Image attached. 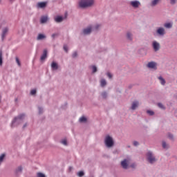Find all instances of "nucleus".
<instances>
[{"instance_id": "f257e3e1", "label": "nucleus", "mask_w": 177, "mask_h": 177, "mask_svg": "<svg viewBox=\"0 0 177 177\" xmlns=\"http://www.w3.org/2000/svg\"><path fill=\"white\" fill-rule=\"evenodd\" d=\"M95 3V0H81L79 2L80 8H91Z\"/></svg>"}, {"instance_id": "f03ea898", "label": "nucleus", "mask_w": 177, "mask_h": 177, "mask_svg": "<svg viewBox=\"0 0 177 177\" xmlns=\"http://www.w3.org/2000/svg\"><path fill=\"white\" fill-rule=\"evenodd\" d=\"M104 143L106 147H113L114 146V140L110 136H106L104 140Z\"/></svg>"}, {"instance_id": "7ed1b4c3", "label": "nucleus", "mask_w": 177, "mask_h": 177, "mask_svg": "<svg viewBox=\"0 0 177 177\" xmlns=\"http://www.w3.org/2000/svg\"><path fill=\"white\" fill-rule=\"evenodd\" d=\"M129 164H131V159H124L121 162L122 167L124 169H128L129 168Z\"/></svg>"}, {"instance_id": "20e7f679", "label": "nucleus", "mask_w": 177, "mask_h": 177, "mask_svg": "<svg viewBox=\"0 0 177 177\" xmlns=\"http://www.w3.org/2000/svg\"><path fill=\"white\" fill-rule=\"evenodd\" d=\"M147 157L148 161L151 164H153V162H156V158H154V156H153V153L149 151L147 153Z\"/></svg>"}, {"instance_id": "39448f33", "label": "nucleus", "mask_w": 177, "mask_h": 177, "mask_svg": "<svg viewBox=\"0 0 177 177\" xmlns=\"http://www.w3.org/2000/svg\"><path fill=\"white\" fill-rule=\"evenodd\" d=\"M130 5L132 6V8H134V9H138V8L140 6V1L138 0L131 1H130Z\"/></svg>"}, {"instance_id": "423d86ee", "label": "nucleus", "mask_w": 177, "mask_h": 177, "mask_svg": "<svg viewBox=\"0 0 177 177\" xmlns=\"http://www.w3.org/2000/svg\"><path fill=\"white\" fill-rule=\"evenodd\" d=\"M152 46L155 52H158V50H160V43L157 42L156 41H153Z\"/></svg>"}, {"instance_id": "0eeeda50", "label": "nucleus", "mask_w": 177, "mask_h": 177, "mask_svg": "<svg viewBox=\"0 0 177 177\" xmlns=\"http://www.w3.org/2000/svg\"><path fill=\"white\" fill-rule=\"evenodd\" d=\"M24 117H25L24 114H21L19 116H18L17 118H15L12 120V125H15V124H16V122H19V121H21V120H23V118H24Z\"/></svg>"}, {"instance_id": "6e6552de", "label": "nucleus", "mask_w": 177, "mask_h": 177, "mask_svg": "<svg viewBox=\"0 0 177 177\" xmlns=\"http://www.w3.org/2000/svg\"><path fill=\"white\" fill-rule=\"evenodd\" d=\"M147 67H149V68H153L154 70H157V64L153 62H149Z\"/></svg>"}, {"instance_id": "1a4fd4ad", "label": "nucleus", "mask_w": 177, "mask_h": 177, "mask_svg": "<svg viewBox=\"0 0 177 177\" xmlns=\"http://www.w3.org/2000/svg\"><path fill=\"white\" fill-rule=\"evenodd\" d=\"M138 107H139V102L138 101L133 102L131 104V110H136Z\"/></svg>"}, {"instance_id": "9d476101", "label": "nucleus", "mask_w": 177, "mask_h": 177, "mask_svg": "<svg viewBox=\"0 0 177 177\" xmlns=\"http://www.w3.org/2000/svg\"><path fill=\"white\" fill-rule=\"evenodd\" d=\"M91 32H92L91 26H88L87 28H85L83 30V34H84V35H88V34H89Z\"/></svg>"}, {"instance_id": "9b49d317", "label": "nucleus", "mask_w": 177, "mask_h": 177, "mask_svg": "<svg viewBox=\"0 0 177 177\" xmlns=\"http://www.w3.org/2000/svg\"><path fill=\"white\" fill-rule=\"evenodd\" d=\"M48 56V50L46 49L44 50L43 51V54L41 56L40 60H45V59Z\"/></svg>"}, {"instance_id": "f8f14e48", "label": "nucleus", "mask_w": 177, "mask_h": 177, "mask_svg": "<svg viewBox=\"0 0 177 177\" xmlns=\"http://www.w3.org/2000/svg\"><path fill=\"white\" fill-rule=\"evenodd\" d=\"M157 33L159 34V35H165V29H164V28H159L157 30Z\"/></svg>"}, {"instance_id": "ddd939ff", "label": "nucleus", "mask_w": 177, "mask_h": 177, "mask_svg": "<svg viewBox=\"0 0 177 177\" xmlns=\"http://www.w3.org/2000/svg\"><path fill=\"white\" fill-rule=\"evenodd\" d=\"M40 21L41 24L46 23L48 21V16H43L41 17Z\"/></svg>"}, {"instance_id": "4468645a", "label": "nucleus", "mask_w": 177, "mask_h": 177, "mask_svg": "<svg viewBox=\"0 0 177 177\" xmlns=\"http://www.w3.org/2000/svg\"><path fill=\"white\" fill-rule=\"evenodd\" d=\"M51 68H53V70H57L59 68V66L57 65V63L55 62H52Z\"/></svg>"}, {"instance_id": "2eb2a0df", "label": "nucleus", "mask_w": 177, "mask_h": 177, "mask_svg": "<svg viewBox=\"0 0 177 177\" xmlns=\"http://www.w3.org/2000/svg\"><path fill=\"white\" fill-rule=\"evenodd\" d=\"M46 2H39L37 3V8H46Z\"/></svg>"}, {"instance_id": "dca6fc26", "label": "nucleus", "mask_w": 177, "mask_h": 177, "mask_svg": "<svg viewBox=\"0 0 177 177\" xmlns=\"http://www.w3.org/2000/svg\"><path fill=\"white\" fill-rule=\"evenodd\" d=\"M55 21H56V23H62V21H63V17L57 16L55 18Z\"/></svg>"}, {"instance_id": "f3484780", "label": "nucleus", "mask_w": 177, "mask_h": 177, "mask_svg": "<svg viewBox=\"0 0 177 177\" xmlns=\"http://www.w3.org/2000/svg\"><path fill=\"white\" fill-rule=\"evenodd\" d=\"M8 31H9V29L8 28H5L3 29V33H2V38H5L6 36V34H8Z\"/></svg>"}, {"instance_id": "a211bd4d", "label": "nucleus", "mask_w": 177, "mask_h": 177, "mask_svg": "<svg viewBox=\"0 0 177 177\" xmlns=\"http://www.w3.org/2000/svg\"><path fill=\"white\" fill-rule=\"evenodd\" d=\"M45 38H46V37L45 36V35H42V34H39L37 36V41H40L41 39H45Z\"/></svg>"}, {"instance_id": "6ab92c4d", "label": "nucleus", "mask_w": 177, "mask_h": 177, "mask_svg": "<svg viewBox=\"0 0 177 177\" xmlns=\"http://www.w3.org/2000/svg\"><path fill=\"white\" fill-rule=\"evenodd\" d=\"M133 35L131 33V32H127V38L129 39V41H132Z\"/></svg>"}, {"instance_id": "aec40b11", "label": "nucleus", "mask_w": 177, "mask_h": 177, "mask_svg": "<svg viewBox=\"0 0 177 177\" xmlns=\"http://www.w3.org/2000/svg\"><path fill=\"white\" fill-rule=\"evenodd\" d=\"M158 80H160L161 85H165V80L162 78V77L160 76Z\"/></svg>"}, {"instance_id": "412c9836", "label": "nucleus", "mask_w": 177, "mask_h": 177, "mask_svg": "<svg viewBox=\"0 0 177 177\" xmlns=\"http://www.w3.org/2000/svg\"><path fill=\"white\" fill-rule=\"evenodd\" d=\"M164 27H165V28H172V24L166 23L164 24Z\"/></svg>"}, {"instance_id": "4be33fe9", "label": "nucleus", "mask_w": 177, "mask_h": 177, "mask_svg": "<svg viewBox=\"0 0 177 177\" xmlns=\"http://www.w3.org/2000/svg\"><path fill=\"white\" fill-rule=\"evenodd\" d=\"M100 84H101V86H106V85L107 84V82H106V80L102 79L100 81Z\"/></svg>"}, {"instance_id": "5701e85b", "label": "nucleus", "mask_w": 177, "mask_h": 177, "mask_svg": "<svg viewBox=\"0 0 177 177\" xmlns=\"http://www.w3.org/2000/svg\"><path fill=\"white\" fill-rule=\"evenodd\" d=\"M5 153H2L1 156H0V165L1 164H2V162H3V159L5 158Z\"/></svg>"}, {"instance_id": "b1692460", "label": "nucleus", "mask_w": 177, "mask_h": 177, "mask_svg": "<svg viewBox=\"0 0 177 177\" xmlns=\"http://www.w3.org/2000/svg\"><path fill=\"white\" fill-rule=\"evenodd\" d=\"M162 146L163 149H168L169 147V145H167V142H165V141L162 142Z\"/></svg>"}, {"instance_id": "393cba45", "label": "nucleus", "mask_w": 177, "mask_h": 177, "mask_svg": "<svg viewBox=\"0 0 177 177\" xmlns=\"http://www.w3.org/2000/svg\"><path fill=\"white\" fill-rule=\"evenodd\" d=\"M158 2H160V0H153L151 2V6H156Z\"/></svg>"}, {"instance_id": "a878e982", "label": "nucleus", "mask_w": 177, "mask_h": 177, "mask_svg": "<svg viewBox=\"0 0 177 177\" xmlns=\"http://www.w3.org/2000/svg\"><path fill=\"white\" fill-rule=\"evenodd\" d=\"M80 122H86V118L85 117H82L80 118Z\"/></svg>"}, {"instance_id": "bb28decb", "label": "nucleus", "mask_w": 177, "mask_h": 177, "mask_svg": "<svg viewBox=\"0 0 177 177\" xmlns=\"http://www.w3.org/2000/svg\"><path fill=\"white\" fill-rule=\"evenodd\" d=\"M167 138H169V139H170V140H174V135H172L171 133L167 134Z\"/></svg>"}, {"instance_id": "cd10ccee", "label": "nucleus", "mask_w": 177, "mask_h": 177, "mask_svg": "<svg viewBox=\"0 0 177 177\" xmlns=\"http://www.w3.org/2000/svg\"><path fill=\"white\" fill-rule=\"evenodd\" d=\"M3 62H2V50H0V66H1Z\"/></svg>"}, {"instance_id": "c85d7f7f", "label": "nucleus", "mask_w": 177, "mask_h": 177, "mask_svg": "<svg viewBox=\"0 0 177 177\" xmlns=\"http://www.w3.org/2000/svg\"><path fill=\"white\" fill-rule=\"evenodd\" d=\"M15 60H16V62H17L18 66L20 67V66H21V64L20 63V60L19 59V57H17L15 58Z\"/></svg>"}, {"instance_id": "c756f323", "label": "nucleus", "mask_w": 177, "mask_h": 177, "mask_svg": "<svg viewBox=\"0 0 177 177\" xmlns=\"http://www.w3.org/2000/svg\"><path fill=\"white\" fill-rule=\"evenodd\" d=\"M61 143H62V145H64V146H67V140L64 139L61 141Z\"/></svg>"}, {"instance_id": "7c9ffc66", "label": "nucleus", "mask_w": 177, "mask_h": 177, "mask_svg": "<svg viewBox=\"0 0 177 177\" xmlns=\"http://www.w3.org/2000/svg\"><path fill=\"white\" fill-rule=\"evenodd\" d=\"M84 171H79V172L77 173V176H79L80 177H82V176H84Z\"/></svg>"}, {"instance_id": "2f4dec72", "label": "nucleus", "mask_w": 177, "mask_h": 177, "mask_svg": "<svg viewBox=\"0 0 177 177\" xmlns=\"http://www.w3.org/2000/svg\"><path fill=\"white\" fill-rule=\"evenodd\" d=\"M37 177H46L45 174H42L41 172L37 173Z\"/></svg>"}, {"instance_id": "473e14b6", "label": "nucleus", "mask_w": 177, "mask_h": 177, "mask_svg": "<svg viewBox=\"0 0 177 177\" xmlns=\"http://www.w3.org/2000/svg\"><path fill=\"white\" fill-rule=\"evenodd\" d=\"M158 107H160V109H162L163 110L165 109V107H164V105H162V103H158Z\"/></svg>"}, {"instance_id": "72a5a7b5", "label": "nucleus", "mask_w": 177, "mask_h": 177, "mask_svg": "<svg viewBox=\"0 0 177 177\" xmlns=\"http://www.w3.org/2000/svg\"><path fill=\"white\" fill-rule=\"evenodd\" d=\"M147 113L149 115H154V112L153 111H147Z\"/></svg>"}, {"instance_id": "f704fd0d", "label": "nucleus", "mask_w": 177, "mask_h": 177, "mask_svg": "<svg viewBox=\"0 0 177 177\" xmlns=\"http://www.w3.org/2000/svg\"><path fill=\"white\" fill-rule=\"evenodd\" d=\"M21 171H23V168L21 167V166L18 167V168L17 169V172H21Z\"/></svg>"}, {"instance_id": "c9c22d12", "label": "nucleus", "mask_w": 177, "mask_h": 177, "mask_svg": "<svg viewBox=\"0 0 177 177\" xmlns=\"http://www.w3.org/2000/svg\"><path fill=\"white\" fill-rule=\"evenodd\" d=\"M92 68H93V73H96L97 71V68H96V66H93Z\"/></svg>"}, {"instance_id": "e433bc0d", "label": "nucleus", "mask_w": 177, "mask_h": 177, "mask_svg": "<svg viewBox=\"0 0 177 177\" xmlns=\"http://www.w3.org/2000/svg\"><path fill=\"white\" fill-rule=\"evenodd\" d=\"M37 93V90L33 89L30 91V95H35Z\"/></svg>"}, {"instance_id": "4c0bfd02", "label": "nucleus", "mask_w": 177, "mask_h": 177, "mask_svg": "<svg viewBox=\"0 0 177 177\" xmlns=\"http://www.w3.org/2000/svg\"><path fill=\"white\" fill-rule=\"evenodd\" d=\"M102 97L106 98L107 97V93L106 92L102 93Z\"/></svg>"}, {"instance_id": "58836bf2", "label": "nucleus", "mask_w": 177, "mask_h": 177, "mask_svg": "<svg viewBox=\"0 0 177 177\" xmlns=\"http://www.w3.org/2000/svg\"><path fill=\"white\" fill-rule=\"evenodd\" d=\"M64 50H65V52L66 53L68 52V48L67 47V46H64Z\"/></svg>"}, {"instance_id": "ea45409f", "label": "nucleus", "mask_w": 177, "mask_h": 177, "mask_svg": "<svg viewBox=\"0 0 177 177\" xmlns=\"http://www.w3.org/2000/svg\"><path fill=\"white\" fill-rule=\"evenodd\" d=\"M170 3L174 5V3H176V0H170Z\"/></svg>"}, {"instance_id": "a19ab883", "label": "nucleus", "mask_w": 177, "mask_h": 177, "mask_svg": "<svg viewBox=\"0 0 177 177\" xmlns=\"http://www.w3.org/2000/svg\"><path fill=\"white\" fill-rule=\"evenodd\" d=\"M107 76L109 77V78H113V75L110 73H107Z\"/></svg>"}, {"instance_id": "79ce46f5", "label": "nucleus", "mask_w": 177, "mask_h": 177, "mask_svg": "<svg viewBox=\"0 0 177 177\" xmlns=\"http://www.w3.org/2000/svg\"><path fill=\"white\" fill-rule=\"evenodd\" d=\"M133 145H134L135 146H139V142H138L137 141H134V142H133Z\"/></svg>"}, {"instance_id": "37998d69", "label": "nucleus", "mask_w": 177, "mask_h": 177, "mask_svg": "<svg viewBox=\"0 0 177 177\" xmlns=\"http://www.w3.org/2000/svg\"><path fill=\"white\" fill-rule=\"evenodd\" d=\"M77 52H75V53H73V57H77Z\"/></svg>"}, {"instance_id": "c03bdc74", "label": "nucleus", "mask_w": 177, "mask_h": 177, "mask_svg": "<svg viewBox=\"0 0 177 177\" xmlns=\"http://www.w3.org/2000/svg\"><path fill=\"white\" fill-rule=\"evenodd\" d=\"M39 114L42 113V108H39Z\"/></svg>"}, {"instance_id": "a18cd8bd", "label": "nucleus", "mask_w": 177, "mask_h": 177, "mask_svg": "<svg viewBox=\"0 0 177 177\" xmlns=\"http://www.w3.org/2000/svg\"><path fill=\"white\" fill-rule=\"evenodd\" d=\"M99 27H100V25H96V26H95V30H97V28H99Z\"/></svg>"}, {"instance_id": "49530a36", "label": "nucleus", "mask_w": 177, "mask_h": 177, "mask_svg": "<svg viewBox=\"0 0 177 177\" xmlns=\"http://www.w3.org/2000/svg\"><path fill=\"white\" fill-rule=\"evenodd\" d=\"M56 35H57V34H53V35H52V37H53V38H55V37H56Z\"/></svg>"}, {"instance_id": "de8ad7c7", "label": "nucleus", "mask_w": 177, "mask_h": 177, "mask_svg": "<svg viewBox=\"0 0 177 177\" xmlns=\"http://www.w3.org/2000/svg\"><path fill=\"white\" fill-rule=\"evenodd\" d=\"M131 167V168H135V167H136V165L135 164H133Z\"/></svg>"}, {"instance_id": "09e8293b", "label": "nucleus", "mask_w": 177, "mask_h": 177, "mask_svg": "<svg viewBox=\"0 0 177 177\" xmlns=\"http://www.w3.org/2000/svg\"><path fill=\"white\" fill-rule=\"evenodd\" d=\"M26 124H24V128H26Z\"/></svg>"}, {"instance_id": "8fccbe9b", "label": "nucleus", "mask_w": 177, "mask_h": 177, "mask_svg": "<svg viewBox=\"0 0 177 177\" xmlns=\"http://www.w3.org/2000/svg\"><path fill=\"white\" fill-rule=\"evenodd\" d=\"M176 113H177V110L176 111Z\"/></svg>"}]
</instances>
